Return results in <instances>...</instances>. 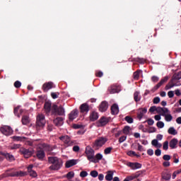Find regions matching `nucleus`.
<instances>
[{
	"mask_svg": "<svg viewBox=\"0 0 181 181\" xmlns=\"http://www.w3.org/2000/svg\"><path fill=\"white\" fill-rule=\"evenodd\" d=\"M168 95L169 98H173V97H175V92H173V90H170L168 93Z\"/></svg>",
	"mask_w": 181,
	"mask_h": 181,
	"instance_id": "nucleus-57",
	"label": "nucleus"
},
{
	"mask_svg": "<svg viewBox=\"0 0 181 181\" xmlns=\"http://www.w3.org/2000/svg\"><path fill=\"white\" fill-rule=\"evenodd\" d=\"M36 156L39 160H43V159L46 158V153H45L44 150H37L36 152Z\"/></svg>",
	"mask_w": 181,
	"mask_h": 181,
	"instance_id": "nucleus-14",
	"label": "nucleus"
},
{
	"mask_svg": "<svg viewBox=\"0 0 181 181\" xmlns=\"http://www.w3.org/2000/svg\"><path fill=\"white\" fill-rule=\"evenodd\" d=\"M110 122V119L108 117H102L99 119V125L98 127H105V125H107V123Z\"/></svg>",
	"mask_w": 181,
	"mask_h": 181,
	"instance_id": "nucleus-20",
	"label": "nucleus"
},
{
	"mask_svg": "<svg viewBox=\"0 0 181 181\" xmlns=\"http://www.w3.org/2000/svg\"><path fill=\"white\" fill-rule=\"evenodd\" d=\"M85 153L86 155L88 160H90V162H91V160L94 159V149L91 148V147H90L89 146L86 147Z\"/></svg>",
	"mask_w": 181,
	"mask_h": 181,
	"instance_id": "nucleus-6",
	"label": "nucleus"
},
{
	"mask_svg": "<svg viewBox=\"0 0 181 181\" xmlns=\"http://www.w3.org/2000/svg\"><path fill=\"white\" fill-rule=\"evenodd\" d=\"M114 178V171L108 170L106 173V175L105 177V180L111 181Z\"/></svg>",
	"mask_w": 181,
	"mask_h": 181,
	"instance_id": "nucleus-26",
	"label": "nucleus"
},
{
	"mask_svg": "<svg viewBox=\"0 0 181 181\" xmlns=\"http://www.w3.org/2000/svg\"><path fill=\"white\" fill-rule=\"evenodd\" d=\"M11 139L16 142H19V141L21 142V141H23V139H25V137L19 136H13L11 137Z\"/></svg>",
	"mask_w": 181,
	"mask_h": 181,
	"instance_id": "nucleus-36",
	"label": "nucleus"
},
{
	"mask_svg": "<svg viewBox=\"0 0 181 181\" xmlns=\"http://www.w3.org/2000/svg\"><path fill=\"white\" fill-rule=\"evenodd\" d=\"M48 163L51 165L49 167V170H59L63 166V160L55 156L48 157Z\"/></svg>",
	"mask_w": 181,
	"mask_h": 181,
	"instance_id": "nucleus-2",
	"label": "nucleus"
},
{
	"mask_svg": "<svg viewBox=\"0 0 181 181\" xmlns=\"http://www.w3.org/2000/svg\"><path fill=\"white\" fill-rule=\"evenodd\" d=\"M32 169H33V165H30L28 167V172L30 176H31V177H36V176H37V173H36V171H35Z\"/></svg>",
	"mask_w": 181,
	"mask_h": 181,
	"instance_id": "nucleus-24",
	"label": "nucleus"
},
{
	"mask_svg": "<svg viewBox=\"0 0 181 181\" xmlns=\"http://www.w3.org/2000/svg\"><path fill=\"white\" fill-rule=\"evenodd\" d=\"M20 108H21L20 106H17L16 107L14 108V110H13L14 115H16L18 118H21V115L18 114Z\"/></svg>",
	"mask_w": 181,
	"mask_h": 181,
	"instance_id": "nucleus-42",
	"label": "nucleus"
},
{
	"mask_svg": "<svg viewBox=\"0 0 181 181\" xmlns=\"http://www.w3.org/2000/svg\"><path fill=\"white\" fill-rule=\"evenodd\" d=\"M107 110H108V103L105 101L102 102L99 106V111H100V112H105Z\"/></svg>",
	"mask_w": 181,
	"mask_h": 181,
	"instance_id": "nucleus-21",
	"label": "nucleus"
},
{
	"mask_svg": "<svg viewBox=\"0 0 181 181\" xmlns=\"http://www.w3.org/2000/svg\"><path fill=\"white\" fill-rule=\"evenodd\" d=\"M169 80V77L165 76L163 78H162L160 82L154 86L153 90H156L158 88H159L160 86H163L165 83H166Z\"/></svg>",
	"mask_w": 181,
	"mask_h": 181,
	"instance_id": "nucleus-19",
	"label": "nucleus"
},
{
	"mask_svg": "<svg viewBox=\"0 0 181 181\" xmlns=\"http://www.w3.org/2000/svg\"><path fill=\"white\" fill-rule=\"evenodd\" d=\"M172 177V175H170V173H163L162 174V179H163L164 180H169L170 179H171Z\"/></svg>",
	"mask_w": 181,
	"mask_h": 181,
	"instance_id": "nucleus-32",
	"label": "nucleus"
},
{
	"mask_svg": "<svg viewBox=\"0 0 181 181\" xmlns=\"http://www.w3.org/2000/svg\"><path fill=\"white\" fill-rule=\"evenodd\" d=\"M119 112V108L118 107V105L113 104L111 107V114L112 115H117Z\"/></svg>",
	"mask_w": 181,
	"mask_h": 181,
	"instance_id": "nucleus-25",
	"label": "nucleus"
},
{
	"mask_svg": "<svg viewBox=\"0 0 181 181\" xmlns=\"http://www.w3.org/2000/svg\"><path fill=\"white\" fill-rule=\"evenodd\" d=\"M0 131L1 133L4 134V135H6V136H9V135H12V133L13 132V130H12V128L8 126L0 128Z\"/></svg>",
	"mask_w": 181,
	"mask_h": 181,
	"instance_id": "nucleus-9",
	"label": "nucleus"
},
{
	"mask_svg": "<svg viewBox=\"0 0 181 181\" xmlns=\"http://www.w3.org/2000/svg\"><path fill=\"white\" fill-rule=\"evenodd\" d=\"M59 95H60V93L59 92H52L51 93V97L54 99L56 100V98H59Z\"/></svg>",
	"mask_w": 181,
	"mask_h": 181,
	"instance_id": "nucleus-47",
	"label": "nucleus"
},
{
	"mask_svg": "<svg viewBox=\"0 0 181 181\" xmlns=\"http://www.w3.org/2000/svg\"><path fill=\"white\" fill-rule=\"evenodd\" d=\"M88 175V173H87V171H81L80 173L81 177H87Z\"/></svg>",
	"mask_w": 181,
	"mask_h": 181,
	"instance_id": "nucleus-53",
	"label": "nucleus"
},
{
	"mask_svg": "<svg viewBox=\"0 0 181 181\" xmlns=\"http://www.w3.org/2000/svg\"><path fill=\"white\" fill-rule=\"evenodd\" d=\"M158 128H163V127H165V123H163V122H158L156 124Z\"/></svg>",
	"mask_w": 181,
	"mask_h": 181,
	"instance_id": "nucleus-56",
	"label": "nucleus"
},
{
	"mask_svg": "<svg viewBox=\"0 0 181 181\" xmlns=\"http://www.w3.org/2000/svg\"><path fill=\"white\" fill-rule=\"evenodd\" d=\"M178 143H179V141L177 140V139L174 138L170 141L169 146L171 149H176V148H177Z\"/></svg>",
	"mask_w": 181,
	"mask_h": 181,
	"instance_id": "nucleus-18",
	"label": "nucleus"
},
{
	"mask_svg": "<svg viewBox=\"0 0 181 181\" xmlns=\"http://www.w3.org/2000/svg\"><path fill=\"white\" fill-rule=\"evenodd\" d=\"M103 159V154L98 153L95 155V157H93V160H91V162L93 163H98L99 160H101Z\"/></svg>",
	"mask_w": 181,
	"mask_h": 181,
	"instance_id": "nucleus-29",
	"label": "nucleus"
},
{
	"mask_svg": "<svg viewBox=\"0 0 181 181\" xmlns=\"http://www.w3.org/2000/svg\"><path fill=\"white\" fill-rule=\"evenodd\" d=\"M21 146H22V145H21V144H13L11 146V149H19V148H21Z\"/></svg>",
	"mask_w": 181,
	"mask_h": 181,
	"instance_id": "nucleus-62",
	"label": "nucleus"
},
{
	"mask_svg": "<svg viewBox=\"0 0 181 181\" xmlns=\"http://www.w3.org/2000/svg\"><path fill=\"white\" fill-rule=\"evenodd\" d=\"M180 78H181V71H179L178 73L175 74L172 78V79L174 81L180 80Z\"/></svg>",
	"mask_w": 181,
	"mask_h": 181,
	"instance_id": "nucleus-37",
	"label": "nucleus"
},
{
	"mask_svg": "<svg viewBox=\"0 0 181 181\" xmlns=\"http://www.w3.org/2000/svg\"><path fill=\"white\" fill-rule=\"evenodd\" d=\"M124 141H127V136H122L119 139V143L122 144V142H124Z\"/></svg>",
	"mask_w": 181,
	"mask_h": 181,
	"instance_id": "nucleus-54",
	"label": "nucleus"
},
{
	"mask_svg": "<svg viewBox=\"0 0 181 181\" xmlns=\"http://www.w3.org/2000/svg\"><path fill=\"white\" fill-rule=\"evenodd\" d=\"M127 155L128 156H136V158H139L140 156L136 154V153H135V151H129L127 152Z\"/></svg>",
	"mask_w": 181,
	"mask_h": 181,
	"instance_id": "nucleus-40",
	"label": "nucleus"
},
{
	"mask_svg": "<svg viewBox=\"0 0 181 181\" xmlns=\"http://www.w3.org/2000/svg\"><path fill=\"white\" fill-rule=\"evenodd\" d=\"M77 161L78 160L76 159L67 160L65 163V168H69L75 166V165H77Z\"/></svg>",
	"mask_w": 181,
	"mask_h": 181,
	"instance_id": "nucleus-22",
	"label": "nucleus"
},
{
	"mask_svg": "<svg viewBox=\"0 0 181 181\" xmlns=\"http://www.w3.org/2000/svg\"><path fill=\"white\" fill-rule=\"evenodd\" d=\"M180 173H181V169H180V170H175V171L173 173V179H176V176H177V175H180Z\"/></svg>",
	"mask_w": 181,
	"mask_h": 181,
	"instance_id": "nucleus-51",
	"label": "nucleus"
},
{
	"mask_svg": "<svg viewBox=\"0 0 181 181\" xmlns=\"http://www.w3.org/2000/svg\"><path fill=\"white\" fill-rule=\"evenodd\" d=\"M139 112L137 113V118L138 119H139V121H141V119L144 118V115L146 114V112H148V110L146 109V107H144L139 109Z\"/></svg>",
	"mask_w": 181,
	"mask_h": 181,
	"instance_id": "nucleus-16",
	"label": "nucleus"
},
{
	"mask_svg": "<svg viewBox=\"0 0 181 181\" xmlns=\"http://www.w3.org/2000/svg\"><path fill=\"white\" fill-rule=\"evenodd\" d=\"M59 139L60 141H62V142L64 143L66 146H73V145H75L76 144L74 141H71L70 139V136L67 135L60 136Z\"/></svg>",
	"mask_w": 181,
	"mask_h": 181,
	"instance_id": "nucleus-7",
	"label": "nucleus"
},
{
	"mask_svg": "<svg viewBox=\"0 0 181 181\" xmlns=\"http://www.w3.org/2000/svg\"><path fill=\"white\" fill-rule=\"evenodd\" d=\"M111 151H112V147H107L104 150L105 155H110L111 153Z\"/></svg>",
	"mask_w": 181,
	"mask_h": 181,
	"instance_id": "nucleus-48",
	"label": "nucleus"
},
{
	"mask_svg": "<svg viewBox=\"0 0 181 181\" xmlns=\"http://www.w3.org/2000/svg\"><path fill=\"white\" fill-rule=\"evenodd\" d=\"M66 177L70 180V179H73L74 177V172L70 171L66 174Z\"/></svg>",
	"mask_w": 181,
	"mask_h": 181,
	"instance_id": "nucleus-46",
	"label": "nucleus"
},
{
	"mask_svg": "<svg viewBox=\"0 0 181 181\" xmlns=\"http://www.w3.org/2000/svg\"><path fill=\"white\" fill-rule=\"evenodd\" d=\"M110 94H115V93H119L121 91V86L119 85H112L108 88Z\"/></svg>",
	"mask_w": 181,
	"mask_h": 181,
	"instance_id": "nucleus-8",
	"label": "nucleus"
},
{
	"mask_svg": "<svg viewBox=\"0 0 181 181\" xmlns=\"http://www.w3.org/2000/svg\"><path fill=\"white\" fill-rule=\"evenodd\" d=\"M54 87L53 82H47L42 85V90L44 93H47L49 90H52Z\"/></svg>",
	"mask_w": 181,
	"mask_h": 181,
	"instance_id": "nucleus-11",
	"label": "nucleus"
},
{
	"mask_svg": "<svg viewBox=\"0 0 181 181\" xmlns=\"http://www.w3.org/2000/svg\"><path fill=\"white\" fill-rule=\"evenodd\" d=\"M133 62H136L137 63H140V64H145V60L143 58H134L133 59Z\"/></svg>",
	"mask_w": 181,
	"mask_h": 181,
	"instance_id": "nucleus-39",
	"label": "nucleus"
},
{
	"mask_svg": "<svg viewBox=\"0 0 181 181\" xmlns=\"http://www.w3.org/2000/svg\"><path fill=\"white\" fill-rule=\"evenodd\" d=\"M151 81H153V83H157V81H159V77L153 76L151 77Z\"/></svg>",
	"mask_w": 181,
	"mask_h": 181,
	"instance_id": "nucleus-61",
	"label": "nucleus"
},
{
	"mask_svg": "<svg viewBox=\"0 0 181 181\" xmlns=\"http://www.w3.org/2000/svg\"><path fill=\"white\" fill-rule=\"evenodd\" d=\"M142 73V70L138 69L133 74V78L134 80H139V74Z\"/></svg>",
	"mask_w": 181,
	"mask_h": 181,
	"instance_id": "nucleus-33",
	"label": "nucleus"
},
{
	"mask_svg": "<svg viewBox=\"0 0 181 181\" xmlns=\"http://www.w3.org/2000/svg\"><path fill=\"white\" fill-rule=\"evenodd\" d=\"M77 117H78V110L77 109L72 110L69 115V119L70 121L76 119Z\"/></svg>",
	"mask_w": 181,
	"mask_h": 181,
	"instance_id": "nucleus-15",
	"label": "nucleus"
},
{
	"mask_svg": "<svg viewBox=\"0 0 181 181\" xmlns=\"http://www.w3.org/2000/svg\"><path fill=\"white\" fill-rule=\"evenodd\" d=\"M79 110L81 114H87L90 111V106L87 103H83L81 105Z\"/></svg>",
	"mask_w": 181,
	"mask_h": 181,
	"instance_id": "nucleus-13",
	"label": "nucleus"
},
{
	"mask_svg": "<svg viewBox=\"0 0 181 181\" xmlns=\"http://www.w3.org/2000/svg\"><path fill=\"white\" fill-rule=\"evenodd\" d=\"M153 104H159L160 103V98L159 97H156L153 100Z\"/></svg>",
	"mask_w": 181,
	"mask_h": 181,
	"instance_id": "nucleus-55",
	"label": "nucleus"
},
{
	"mask_svg": "<svg viewBox=\"0 0 181 181\" xmlns=\"http://www.w3.org/2000/svg\"><path fill=\"white\" fill-rule=\"evenodd\" d=\"M137 145H138V151H139L140 152H144V151H145V149L144 148V146H142V145H140L139 143H138Z\"/></svg>",
	"mask_w": 181,
	"mask_h": 181,
	"instance_id": "nucleus-60",
	"label": "nucleus"
},
{
	"mask_svg": "<svg viewBox=\"0 0 181 181\" xmlns=\"http://www.w3.org/2000/svg\"><path fill=\"white\" fill-rule=\"evenodd\" d=\"M106 142L107 138L100 137L99 139L95 141V142L93 143V148H96V149H98V148H101L103 145H105Z\"/></svg>",
	"mask_w": 181,
	"mask_h": 181,
	"instance_id": "nucleus-5",
	"label": "nucleus"
},
{
	"mask_svg": "<svg viewBox=\"0 0 181 181\" xmlns=\"http://www.w3.org/2000/svg\"><path fill=\"white\" fill-rule=\"evenodd\" d=\"M90 175L92 177H98V171L94 170L90 171Z\"/></svg>",
	"mask_w": 181,
	"mask_h": 181,
	"instance_id": "nucleus-45",
	"label": "nucleus"
},
{
	"mask_svg": "<svg viewBox=\"0 0 181 181\" xmlns=\"http://www.w3.org/2000/svg\"><path fill=\"white\" fill-rule=\"evenodd\" d=\"M163 160H167V161L170 160V156L165 154L163 156Z\"/></svg>",
	"mask_w": 181,
	"mask_h": 181,
	"instance_id": "nucleus-63",
	"label": "nucleus"
},
{
	"mask_svg": "<svg viewBox=\"0 0 181 181\" xmlns=\"http://www.w3.org/2000/svg\"><path fill=\"white\" fill-rule=\"evenodd\" d=\"M155 155L156 156H160V155H162V151L159 148L156 149L155 151Z\"/></svg>",
	"mask_w": 181,
	"mask_h": 181,
	"instance_id": "nucleus-58",
	"label": "nucleus"
},
{
	"mask_svg": "<svg viewBox=\"0 0 181 181\" xmlns=\"http://www.w3.org/2000/svg\"><path fill=\"white\" fill-rule=\"evenodd\" d=\"M90 121L94 122V121H97L98 119V113L97 112H92L90 115Z\"/></svg>",
	"mask_w": 181,
	"mask_h": 181,
	"instance_id": "nucleus-28",
	"label": "nucleus"
},
{
	"mask_svg": "<svg viewBox=\"0 0 181 181\" xmlns=\"http://www.w3.org/2000/svg\"><path fill=\"white\" fill-rule=\"evenodd\" d=\"M45 125H46V119L45 117V115L38 114L37 115L36 120V129L37 131H40L42 128H45Z\"/></svg>",
	"mask_w": 181,
	"mask_h": 181,
	"instance_id": "nucleus-3",
	"label": "nucleus"
},
{
	"mask_svg": "<svg viewBox=\"0 0 181 181\" xmlns=\"http://www.w3.org/2000/svg\"><path fill=\"white\" fill-rule=\"evenodd\" d=\"M163 149L164 151H168L169 149V141H165L163 144Z\"/></svg>",
	"mask_w": 181,
	"mask_h": 181,
	"instance_id": "nucleus-44",
	"label": "nucleus"
},
{
	"mask_svg": "<svg viewBox=\"0 0 181 181\" xmlns=\"http://www.w3.org/2000/svg\"><path fill=\"white\" fill-rule=\"evenodd\" d=\"M124 120L128 122V124H132L134 122V118L131 116H126Z\"/></svg>",
	"mask_w": 181,
	"mask_h": 181,
	"instance_id": "nucleus-41",
	"label": "nucleus"
},
{
	"mask_svg": "<svg viewBox=\"0 0 181 181\" xmlns=\"http://www.w3.org/2000/svg\"><path fill=\"white\" fill-rule=\"evenodd\" d=\"M23 125H28L30 122V118L28 115H23L21 118Z\"/></svg>",
	"mask_w": 181,
	"mask_h": 181,
	"instance_id": "nucleus-30",
	"label": "nucleus"
},
{
	"mask_svg": "<svg viewBox=\"0 0 181 181\" xmlns=\"http://www.w3.org/2000/svg\"><path fill=\"white\" fill-rule=\"evenodd\" d=\"M40 148L43 149V151H45V152H52V151H53V147L45 143L41 144Z\"/></svg>",
	"mask_w": 181,
	"mask_h": 181,
	"instance_id": "nucleus-17",
	"label": "nucleus"
},
{
	"mask_svg": "<svg viewBox=\"0 0 181 181\" xmlns=\"http://www.w3.org/2000/svg\"><path fill=\"white\" fill-rule=\"evenodd\" d=\"M144 122H147L148 125H149L150 127L155 124V121L153 119H151V118L148 119Z\"/></svg>",
	"mask_w": 181,
	"mask_h": 181,
	"instance_id": "nucleus-50",
	"label": "nucleus"
},
{
	"mask_svg": "<svg viewBox=\"0 0 181 181\" xmlns=\"http://www.w3.org/2000/svg\"><path fill=\"white\" fill-rule=\"evenodd\" d=\"M143 173H144V171L142 170L137 171L136 173L133 174V175L134 176V179H138V177H139V176H141Z\"/></svg>",
	"mask_w": 181,
	"mask_h": 181,
	"instance_id": "nucleus-43",
	"label": "nucleus"
},
{
	"mask_svg": "<svg viewBox=\"0 0 181 181\" xmlns=\"http://www.w3.org/2000/svg\"><path fill=\"white\" fill-rule=\"evenodd\" d=\"M0 155H1V156H4L8 162H13V160H15V156L9 153L1 151Z\"/></svg>",
	"mask_w": 181,
	"mask_h": 181,
	"instance_id": "nucleus-10",
	"label": "nucleus"
},
{
	"mask_svg": "<svg viewBox=\"0 0 181 181\" xmlns=\"http://www.w3.org/2000/svg\"><path fill=\"white\" fill-rule=\"evenodd\" d=\"M22 86V83H21V81H16L15 83H14V87L16 88H21V86Z\"/></svg>",
	"mask_w": 181,
	"mask_h": 181,
	"instance_id": "nucleus-52",
	"label": "nucleus"
},
{
	"mask_svg": "<svg viewBox=\"0 0 181 181\" xmlns=\"http://www.w3.org/2000/svg\"><path fill=\"white\" fill-rule=\"evenodd\" d=\"M156 110H157L156 106H151L149 109V112H155Z\"/></svg>",
	"mask_w": 181,
	"mask_h": 181,
	"instance_id": "nucleus-64",
	"label": "nucleus"
},
{
	"mask_svg": "<svg viewBox=\"0 0 181 181\" xmlns=\"http://www.w3.org/2000/svg\"><path fill=\"white\" fill-rule=\"evenodd\" d=\"M134 101H136V103L141 101V96L139 95V92H138V91L134 92Z\"/></svg>",
	"mask_w": 181,
	"mask_h": 181,
	"instance_id": "nucleus-35",
	"label": "nucleus"
},
{
	"mask_svg": "<svg viewBox=\"0 0 181 181\" xmlns=\"http://www.w3.org/2000/svg\"><path fill=\"white\" fill-rule=\"evenodd\" d=\"M53 122L55 127H62V125H63V117H56L53 120Z\"/></svg>",
	"mask_w": 181,
	"mask_h": 181,
	"instance_id": "nucleus-27",
	"label": "nucleus"
},
{
	"mask_svg": "<svg viewBox=\"0 0 181 181\" xmlns=\"http://www.w3.org/2000/svg\"><path fill=\"white\" fill-rule=\"evenodd\" d=\"M168 132L170 135H177V131H176L173 127H170Z\"/></svg>",
	"mask_w": 181,
	"mask_h": 181,
	"instance_id": "nucleus-34",
	"label": "nucleus"
},
{
	"mask_svg": "<svg viewBox=\"0 0 181 181\" xmlns=\"http://www.w3.org/2000/svg\"><path fill=\"white\" fill-rule=\"evenodd\" d=\"M35 153V150L33 148H20V153L24 156L26 159L30 158L32 155Z\"/></svg>",
	"mask_w": 181,
	"mask_h": 181,
	"instance_id": "nucleus-4",
	"label": "nucleus"
},
{
	"mask_svg": "<svg viewBox=\"0 0 181 181\" xmlns=\"http://www.w3.org/2000/svg\"><path fill=\"white\" fill-rule=\"evenodd\" d=\"M163 117H165V119L167 122H170V121L173 119V117L170 113H165V115H163Z\"/></svg>",
	"mask_w": 181,
	"mask_h": 181,
	"instance_id": "nucleus-31",
	"label": "nucleus"
},
{
	"mask_svg": "<svg viewBox=\"0 0 181 181\" xmlns=\"http://www.w3.org/2000/svg\"><path fill=\"white\" fill-rule=\"evenodd\" d=\"M129 131H131V127L129 126H125L122 130V132L125 135H129Z\"/></svg>",
	"mask_w": 181,
	"mask_h": 181,
	"instance_id": "nucleus-38",
	"label": "nucleus"
},
{
	"mask_svg": "<svg viewBox=\"0 0 181 181\" xmlns=\"http://www.w3.org/2000/svg\"><path fill=\"white\" fill-rule=\"evenodd\" d=\"M156 112H158V114H160L162 117H163L165 114H170V111L167 107H158Z\"/></svg>",
	"mask_w": 181,
	"mask_h": 181,
	"instance_id": "nucleus-12",
	"label": "nucleus"
},
{
	"mask_svg": "<svg viewBox=\"0 0 181 181\" xmlns=\"http://www.w3.org/2000/svg\"><path fill=\"white\" fill-rule=\"evenodd\" d=\"M26 175H28V173L26 172H23V171H17V177L20 176L21 177H23V176H26Z\"/></svg>",
	"mask_w": 181,
	"mask_h": 181,
	"instance_id": "nucleus-49",
	"label": "nucleus"
},
{
	"mask_svg": "<svg viewBox=\"0 0 181 181\" xmlns=\"http://www.w3.org/2000/svg\"><path fill=\"white\" fill-rule=\"evenodd\" d=\"M96 77H103L104 76V74L101 71H98L95 72Z\"/></svg>",
	"mask_w": 181,
	"mask_h": 181,
	"instance_id": "nucleus-59",
	"label": "nucleus"
},
{
	"mask_svg": "<svg viewBox=\"0 0 181 181\" xmlns=\"http://www.w3.org/2000/svg\"><path fill=\"white\" fill-rule=\"evenodd\" d=\"M128 166L133 170H136V169H141V168H142V164L139 163H129Z\"/></svg>",
	"mask_w": 181,
	"mask_h": 181,
	"instance_id": "nucleus-23",
	"label": "nucleus"
},
{
	"mask_svg": "<svg viewBox=\"0 0 181 181\" xmlns=\"http://www.w3.org/2000/svg\"><path fill=\"white\" fill-rule=\"evenodd\" d=\"M44 110L45 114H50L51 115H59L60 117L64 115V108L63 106H58L56 104L52 105V103L50 101H47L44 104Z\"/></svg>",
	"mask_w": 181,
	"mask_h": 181,
	"instance_id": "nucleus-1",
	"label": "nucleus"
}]
</instances>
